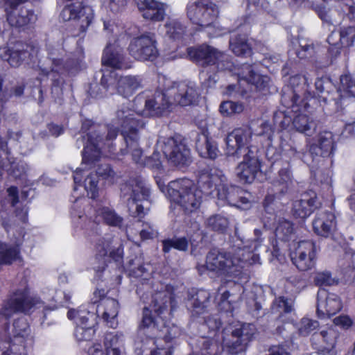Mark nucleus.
<instances>
[{"mask_svg":"<svg viewBox=\"0 0 355 355\" xmlns=\"http://www.w3.org/2000/svg\"><path fill=\"white\" fill-rule=\"evenodd\" d=\"M169 304H171V295L167 291H160L153 295L150 309L147 307L144 309L141 324L135 343L136 349L141 348L143 343L152 342L156 347L151 352L152 355H172L170 343L162 338L153 340L158 335V329L151 316L152 311L158 315L163 313Z\"/></svg>","mask_w":355,"mask_h":355,"instance_id":"nucleus-1","label":"nucleus"},{"mask_svg":"<svg viewBox=\"0 0 355 355\" xmlns=\"http://www.w3.org/2000/svg\"><path fill=\"white\" fill-rule=\"evenodd\" d=\"M309 83L306 75L297 73L291 76L288 85L283 87L280 102L291 111L317 110L319 100L309 92Z\"/></svg>","mask_w":355,"mask_h":355,"instance_id":"nucleus-2","label":"nucleus"},{"mask_svg":"<svg viewBox=\"0 0 355 355\" xmlns=\"http://www.w3.org/2000/svg\"><path fill=\"white\" fill-rule=\"evenodd\" d=\"M166 190L169 200L187 213L196 211L201 205L202 192L189 179L171 181Z\"/></svg>","mask_w":355,"mask_h":355,"instance_id":"nucleus-3","label":"nucleus"},{"mask_svg":"<svg viewBox=\"0 0 355 355\" xmlns=\"http://www.w3.org/2000/svg\"><path fill=\"white\" fill-rule=\"evenodd\" d=\"M243 263L241 259L233 257L230 254L214 250L207 254L205 265L198 266V270L200 274L207 270L218 275L236 277L242 272Z\"/></svg>","mask_w":355,"mask_h":355,"instance_id":"nucleus-4","label":"nucleus"},{"mask_svg":"<svg viewBox=\"0 0 355 355\" xmlns=\"http://www.w3.org/2000/svg\"><path fill=\"white\" fill-rule=\"evenodd\" d=\"M198 94L193 87L182 85L180 89L173 87L166 93L159 94L155 99H149L146 102V109L160 110L166 108L168 105L178 104L187 106L197 103Z\"/></svg>","mask_w":355,"mask_h":355,"instance_id":"nucleus-5","label":"nucleus"},{"mask_svg":"<svg viewBox=\"0 0 355 355\" xmlns=\"http://www.w3.org/2000/svg\"><path fill=\"white\" fill-rule=\"evenodd\" d=\"M225 178L221 174L220 171L216 169H211L210 171L202 173L199 178V182L206 186L208 189H212L218 191L220 198H225L232 206L238 208H241L243 201V190L236 187H232L231 190L227 193H220V189H225L224 182Z\"/></svg>","mask_w":355,"mask_h":355,"instance_id":"nucleus-6","label":"nucleus"},{"mask_svg":"<svg viewBox=\"0 0 355 355\" xmlns=\"http://www.w3.org/2000/svg\"><path fill=\"white\" fill-rule=\"evenodd\" d=\"M94 310V307L90 311L87 306H81L77 310L69 311L68 318L74 320L76 324L74 335L78 341L89 340L94 335L97 318Z\"/></svg>","mask_w":355,"mask_h":355,"instance_id":"nucleus-7","label":"nucleus"},{"mask_svg":"<svg viewBox=\"0 0 355 355\" xmlns=\"http://www.w3.org/2000/svg\"><path fill=\"white\" fill-rule=\"evenodd\" d=\"M42 306V302L37 297L31 295L27 289L18 291L6 303L2 313H0V320L3 318L6 320L15 312L30 313Z\"/></svg>","mask_w":355,"mask_h":355,"instance_id":"nucleus-8","label":"nucleus"},{"mask_svg":"<svg viewBox=\"0 0 355 355\" xmlns=\"http://www.w3.org/2000/svg\"><path fill=\"white\" fill-rule=\"evenodd\" d=\"M217 6L210 1L190 2L187 6V16L193 23L202 28H211L210 26L218 16Z\"/></svg>","mask_w":355,"mask_h":355,"instance_id":"nucleus-9","label":"nucleus"},{"mask_svg":"<svg viewBox=\"0 0 355 355\" xmlns=\"http://www.w3.org/2000/svg\"><path fill=\"white\" fill-rule=\"evenodd\" d=\"M316 250V245L313 241H300L290 254L293 263L302 271L311 269L315 263Z\"/></svg>","mask_w":355,"mask_h":355,"instance_id":"nucleus-10","label":"nucleus"},{"mask_svg":"<svg viewBox=\"0 0 355 355\" xmlns=\"http://www.w3.org/2000/svg\"><path fill=\"white\" fill-rule=\"evenodd\" d=\"M123 135L127 144V153H130L132 159L136 162L141 164H146L148 166L159 169L162 166L161 161L159 160V153H154L152 157L144 161L142 158L143 153L141 150L139 148L137 143V135L135 128L131 127L129 132L123 130Z\"/></svg>","mask_w":355,"mask_h":355,"instance_id":"nucleus-11","label":"nucleus"},{"mask_svg":"<svg viewBox=\"0 0 355 355\" xmlns=\"http://www.w3.org/2000/svg\"><path fill=\"white\" fill-rule=\"evenodd\" d=\"M129 51L135 58L141 60H153L158 55L156 41L148 35L134 38L130 44Z\"/></svg>","mask_w":355,"mask_h":355,"instance_id":"nucleus-12","label":"nucleus"},{"mask_svg":"<svg viewBox=\"0 0 355 355\" xmlns=\"http://www.w3.org/2000/svg\"><path fill=\"white\" fill-rule=\"evenodd\" d=\"M60 17L65 21L77 20L80 31L84 32L93 19L94 12L90 6L70 5L62 10Z\"/></svg>","mask_w":355,"mask_h":355,"instance_id":"nucleus-13","label":"nucleus"},{"mask_svg":"<svg viewBox=\"0 0 355 355\" xmlns=\"http://www.w3.org/2000/svg\"><path fill=\"white\" fill-rule=\"evenodd\" d=\"M162 151L166 158L175 166H183L189 160V150L180 141L168 138L164 143Z\"/></svg>","mask_w":355,"mask_h":355,"instance_id":"nucleus-14","label":"nucleus"},{"mask_svg":"<svg viewBox=\"0 0 355 355\" xmlns=\"http://www.w3.org/2000/svg\"><path fill=\"white\" fill-rule=\"evenodd\" d=\"M317 314L319 318L331 317L342 308L339 297L334 293H329L320 289L317 295Z\"/></svg>","mask_w":355,"mask_h":355,"instance_id":"nucleus-15","label":"nucleus"},{"mask_svg":"<svg viewBox=\"0 0 355 355\" xmlns=\"http://www.w3.org/2000/svg\"><path fill=\"white\" fill-rule=\"evenodd\" d=\"M335 146L334 134L324 130L318 134L317 141L310 146L309 152L311 155L328 157L334 153Z\"/></svg>","mask_w":355,"mask_h":355,"instance_id":"nucleus-16","label":"nucleus"},{"mask_svg":"<svg viewBox=\"0 0 355 355\" xmlns=\"http://www.w3.org/2000/svg\"><path fill=\"white\" fill-rule=\"evenodd\" d=\"M130 190V199L133 204H135V209L138 214H144V207L139 204L140 202L147 201L150 195L149 188L142 180H133L129 185H125L123 189V191Z\"/></svg>","mask_w":355,"mask_h":355,"instance_id":"nucleus-17","label":"nucleus"},{"mask_svg":"<svg viewBox=\"0 0 355 355\" xmlns=\"http://www.w3.org/2000/svg\"><path fill=\"white\" fill-rule=\"evenodd\" d=\"M338 332L333 328L323 329L320 332H315L311 336V343L315 349L322 352H329L335 346Z\"/></svg>","mask_w":355,"mask_h":355,"instance_id":"nucleus-18","label":"nucleus"},{"mask_svg":"<svg viewBox=\"0 0 355 355\" xmlns=\"http://www.w3.org/2000/svg\"><path fill=\"white\" fill-rule=\"evenodd\" d=\"M0 150L1 154L0 155V170L6 169L10 175L16 178H21L25 174L28 170L27 164L24 162H15L8 160V163L4 159H8V152L7 149V143L0 138Z\"/></svg>","mask_w":355,"mask_h":355,"instance_id":"nucleus-19","label":"nucleus"},{"mask_svg":"<svg viewBox=\"0 0 355 355\" xmlns=\"http://www.w3.org/2000/svg\"><path fill=\"white\" fill-rule=\"evenodd\" d=\"M188 56L196 62L206 64L215 63L223 57V53L216 49L207 45H202L196 48L187 49Z\"/></svg>","mask_w":355,"mask_h":355,"instance_id":"nucleus-20","label":"nucleus"},{"mask_svg":"<svg viewBox=\"0 0 355 355\" xmlns=\"http://www.w3.org/2000/svg\"><path fill=\"white\" fill-rule=\"evenodd\" d=\"M139 10L143 17L153 21H161L165 15L164 5L155 0H137Z\"/></svg>","mask_w":355,"mask_h":355,"instance_id":"nucleus-21","label":"nucleus"},{"mask_svg":"<svg viewBox=\"0 0 355 355\" xmlns=\"http://www.w3.org/2000/svg\"><path fill=\"white\" fill-rule=\"evenodd\" d=\"M97 312L110 327L115 328L118 324L116 317L119 313V303L112 298L103 299L98 305Z\"/></svg>","mask_w":355,"mask_h":355,"instance_id":"nucleus-22","label":"nucleus"},{"mask_svg":"<svg viewBox=\"0 0 355 355\" xmlns=\"http://www.w3.org/2000/svg\"><path fill=\"white\" fill-rule=\"evenodd\" d=\"M320 123L313 112H300L293 120V124L295 129L307 136H311L316 130Z\"/></svg>","mask_w":355,"mask_h":355,"instance_id":"nucleus-23","label":"nucleus"},{"mask_svg":"<svg viewBox=\"0 0 355 355\" xmlns=\"http://www.w3.org/2000/svg\"><path fill=\"white\" fill-rule=\"evenodd\" d=\"M316 196L312 192V196L309 193L302 195L300 200L293 203L292 214L295 218H306L316 207Z\"/></svg>","mask_w":355,"mask_h":355,"instance_id":"nucleus-24","label":"nucleus"},{"mask_svg":"<svg viewBox=\"0 0 355 355\" xmlns=\"http://www.w3.org/2000/svg\"><path fill=\"white\" fill-rule=\"evenodd\" d=\"M35 50H33V53H29L27 50L24 51L22 45L17 44L12 49L4 46L0 48V57L3 60H6L11 66L17 67L26 58L32 56L35 53Z\"/></svg>","mask_w":355,"mask_h":355,"instance_id":"nucleus-25","label":"nucleus"},{"mask_svg":"<svg viewBox=\"0 0 355 355\" xmlns=\"http://www.w3.org/2000/svg\"><path fill=\"white\" fill-rule=\"evenodd\" d=\"M334 216L329 212L322 211L318 213L313 221L314 232L321 236L328 237L331 234Z\"/></svg>","mask_w":355,"mask_h":355,"instance_id":"nucleus-26","label":"nucleus"},{"mask_svg":"<svg viewBox=\"0 0 355 355\" xmlns=\"http://www.w3.org/2000/svg\"><path fill=\"white\" fill-rule=\"evenodd\" d=\"M102 63L103 66L110 67L114 69L127 67V65L123 62L121 49L111 44L107 45L103 52Z\"/></svg>","mask_w":355,"mask_h":355,"instance_id":"nucleus-27","label":"nucleus"},{"mask_svg":"<svg viewBox=\"0 0 355 355\" xmlns=\"http://www.w3.org/2000/svg\"><path fill=\"white\" fill-rule=\"evenodd\" d=\"M245 83L253 86L254 90L261 95H267L270 92V78L267 75H262L250 69L245 76Z\"/></svg>","mask_w":355,"mask_h":355,"instance_id":"nucleus-28","label":"nucleus"},{"mask_svg":"<svg viewBox=\"0 0 355 355\" xmlns=\"http://www.w3.org/2000/svg\"><path fill=\"white\" fill-rule=\"evenodd\" d=\"M89 134L87 141L84 147L83 153V164H89L97 161L101 157L100 141L98 140V135Z\"/></svg>","mask_w":355,"mask_h":355,"instance_id":"nucleus-29","label":"nucleus"},{"mask_svg":"<svg viewBox=\"0 0 355 355\" xmlns=\"http://www.w3.org/2000/svg\"><path fill=\"white\" fill-rule=\"evenodd\" d=\"M244 130L237 128L228 135L226 138V153L229 156H236L243 148Z\"/></svg>","mask_w":355,"mask_h":355,"instance_id":"nucleus-30","label":"nucleus"},{"mask_svg":"<svg viewBox=\"0 0 355 355\" xmlns=\"http://www.w3.org/2000/svg\"><path fill=\"white\" fill-rule=\"evenodd\" d=\"M315 87L318 93L319 102L318 105H315L314 107H317V110L319 109L321 101L324 103H327L331 101H334L335 103H337L336 98L332 96V92L328 89L334 87L331 80L327 77L318 78L315 81Z\"/></svg>","mask_w":355,"mask_h":355,"instance_id":"nucleus-31","label":"nucleus"},{"mask_svg":"<svg viewBox=\"0 0 355 355\" xmlns=\"http://www.w3.org/2000/svg\"><path fill=\"white\" fill-rule=\"evenodd\" d=\"M98 255L104 257L107 255L116 262L120 263L123 259V250L121 245L114 247L110 241H103L98 243L96 247Z\"/></svg>","mask_w":355,"mask_h":355,"instance_id":"nucleus-32","label":"nucleus"},{"mask_svg":"<svg viewBox=\"0 0 355 355\" xmlns=\"http://www.w3.org/2000/svg\"><path fill=\"white\" fill-rule=\"evenodd\" d=\"M105 347L107 355H125L123 335L107 334L105 338Z\"/></svg>","mask_w":355,"mask_h":355,"instance_id":"nucleus-33","label":"nucleus"},{"mask_svg":"<svg viewBox=\"0 0 355 355\" xmlns=\"http://www.w3.org/2000/svg\"><path fill=\"white\" fill-rule=\"evenodd\" d=\"M196 148L200 155L205 158L215 159L218 156V148L205 135L197 140Z\"/></svg>","mask_w":355,"mask_h":355,"instance_id":"nucleus-34","label":"nucleus"},{"mask_svg":"<svg viewBox=\"0 0 355 355\" xmlns=\"http://www.w3.org/2000/svg\"><path fill=\"white\" fill-rule=\"evenodd\" d=\"M138 80L132 76L121 77L119 80L117 92L121 95L128 97L139 87Z\"/></svg>","mask_w":355,"mask_h":355,"instance_id":"nucleus-35","label":"nucleus"},{"mask_svg":"<svg viewBox=\"0 0 355 355\" xmlns=\"http://www.w3.org/2000/svg\"><path fill=\"white\" fill-rule=\"evenodd\" d=\"M264 295L263 288L258 285H254L248 293V304L254 307L255 316H259V312L262 309V301Z\"/></svg>","mask_w":355,"mask_h":355,"instance_id":"nucleus-36","label":"nucleus"},{"mask_svg":"<svg viewBox=\"0 0 355 355\" xmlns=\"http://www.w3.org/2000/svg\"><path fill=\"white\" fill-rule=\"evenodd\" d=\"M254 235L256 236L254 241H248V245H245V248H248L249 251L248 252V261L250 265L252 264H260L259 255L254 253V251L257 250L258 248L261 245V232L259 230H254Z\"/></svg>","mask_w":355,"mask_h":355,"instance_id":"nucleus-37","label":"nucleus"},{"mask_svg":"<svg viewBox=\"0 0 355 355\" xmlns=\"http://www.w3.org/2000/svg\"><path fill=\"white\" fill-rule=\"evenodd\" d=\"M18 247H11L0 242V264L10 263L19 257Z\"/></svg>","mask_w":355,"mask_h":355,"instance_id":"nucleus-38","label":"nucleus"},{"mask_svg":"<svg viewBox=\"0 0 355 355\" xmlns=\"http://www.w3.org/2000/svg\"><path fill=\"white\" fill-rule=\"evenodd\" d=\"M166 34L170 39L179 42L184 37L183 26L177 21H171L166 24Z\"/></svg>","mask_w":355,"mask_h":355,"instance_id":"nucleus-39","label":"nucleus"},{"mask_svg":"<svg viewBox=\"0 0 355 355\" xmlns=\"http://www.w3.org/2000/svg\"><path fill=\"white\" fill-rule=\"evenodd\" d=\"M273 311L282 313H291L293 310V300L286 298L283 296L279 297L275 300L272 305Z\"/></svg>","mask_w":355,"mask_h":355,"instance_id":"nucleus-40","label":"nucleus"},{"mask_svg":"<svg viewBox=\"0 0 355 355\" xmlns=\"http://www.w3.org/2000/svg\"><path fill=\"white\" fill-rule=\"evenodd\" d=\"M98 214L109 225L120 227L122 224V218L116 214L114 211L108 207H103L98 211Z\"/></svg>","mask_w":355,"mask_h":355,"instance_id":"nucleus-41","label":"nucleus"},{"mask_svg":"<svg viewBox=\"0 0 355 355\" xmlns=\"http://www.w3.org/2000/svg\"><path fill=\"white\" fill-rule=\"evenodd\" d=\"M340 42L345 47H350L354 45L355 41V26H349L340 28L338 31Z\"/></svg>","mask_w":355,"mask_h":355,"instance_id":"nucleus-42","label":"nucleus"},{"mask_svg":"<svg viewBox=\"0 0 355 355\" xmlns=\"http://www.w3.org/2000/svg\"><path fill=\"white\" fill-rule=\"evenodd\" d=\"M293 232V224L287 220H280L275 230L276 236L282 241L288 240Z\"/></svg>","mask_w":355,"mask_h":355,"instance_id":"nucleus-43","label":"nucleus"},{"mask_svg":"<svg viewBox=\"0 0 355 355\" xmlns=\"http://www.w3.org/2000/svg\"><path fill=\"white\" fill-rule=\"evenodd\" d=\"M173 248L178 250L185 251L188 248V241L185 238H177L163 241V250L168 252Z\"/></svg>","mask_w":355,"mask_h":355,"instance_id":"nucleus-44","label":"nucleus"},{"mask_svg":"<svg viewBox=\"0 0 355 355\" xmlns=\"http://www.w3.org/2000/svg\"><path fill=\"white\" fill-rule=\"evenodd\" d=\"M98 175L89 173L84 181V188L92 198H95L98 193Z\"/></svg>","mask_w":355,"mask_h":355,"instance_id":"nucleus-45","label":"nucleus"},{"mask_svg":"<svg viewBox=\"0 0 355 355\" xmlns=\"http://www.w3.org/2000/svg\"><path fill=\"white\" fill-rule=\"evenodd\" d=\"M319 323L317 320L309 318H303L300 322L299 333L303 336H306L312 331L318 329Z\"/></svg>","mask_w":355,"mask_h":355,"instance_id":"nucleus-46","label":"nucleus"},{"mask_svg":"<svg viewBox=\"0 0 355 355\" xmlns=\"http://www.w3.org/2000/svg\"><path fill=\"white\" fill-rule=\"evenodd\" d=\"M230 46L234 54L236 55H242L244 53L243 34L234 33L231 36Z\"/></svg>","mask_w":355,"mask_h":355,"instance_id":"nucleus-47","label":"nucleus"},{"mask_svg":"<svg viewBox=\"0 0 355 355\" xmlns=\"http://www.w3.org/2000/svg\"><path fill=\"white\" fill-rule=\"evenodd\" d=\"M209 227L216 231H223L228 225V220L226 218L220 215H216L209 217L207 220Z\"/></svg>","mask_w":355,"mask_h":355,"instance_id":"nucleus-48","label":"nucleus"},{"mask_svg":"<svg viewBox=\"0 0 355 355\" xmlns=\"http://www.w3.org/2000/svg\"><path fill=\"white\" fill-rule=\"evenodd\" d=\"M245 166L251 173L250 176L245 175V183L250 182L254 178L255 174L259 171L260 164L256 157L249 156L248 159L245 157Z\"/></svg>","mask_w":355,"mask_h":355,"instance_id":"nucleus-49","label":"nucleus"},{"mask_svg":"<svg viewBox=\"0 0 355 355\" xmlns=\"http://www.w3.org/2000/svg\"><path fill=\"white\" fill-rule=\"evenodd\" d=\"M315 284L319 286H332L336 283L329 272H318L314 278Z\"/></svg>","mask_w":355,"mask_h":355,"instance_id":"nucleus-50","label":"nucleus"},{"mask_svg":"<svg viewBox=\"0 0 355 355\" xmlns=\"http://www.w3.org/2000/svg\"><path fill=\"white\" fill-rule=\"evenodd\" d=\"M314 53L315 48L313 44H300L296 51V55L300 60H306L312 58Z\"/></svg>","mask_w":355,"mask_h":355,"instance_id":"nucleus-51","label":"nucleus"},{"mask_svg":"<svg viewBox=\"0 0 355 355\" xmlns=\"http://www.w3.org/2000/svg\"><path fill=\"white\" fill-rule=\"evenodd\" d=\"M261 42L253 38H245V57L251 56L257 51H259L262 48Z\"/></svg>","mask_w":355,"mask_h":355,"instance_id":"nucleus-52","label":"nucleus"},{"mask_svg":"<svg viewBox=\"0 0 355 355\" xmlns=\"http://www.w3.org/2000/svg\"><path fill=\"white\" fill-rule=\"evenodd\" d=\"M14 328L17 336L24 337L29 331V326L24 319H19L14 323Z\"/></svg>","mask_w":355,"mask_h":355,"instance_id":"nucleus-53","label":"nucleus"},{"mask_svg":"<svg viewBox=\"0 0 355 355\" xmlns=\"http://www.w3.org/2000/svg\"><path fill=\"white\" fill-rule=\"evenodd\" d=\"M343 46H344L342 44L337 43L329 47L327 55L328 57L330 58V61L328 64H332L334 62V61L338 58V57L340 56L342 48Z\"/></svg>","mask_w":355,"mask_h":355,"instance_id":"nucleus-54","label":"nucleus"},{"mask_svg":"<svg viewBox=\"0 0 355 355\" xmlns=\"http://www.w3.org/2000/svg\"><path fill=\"white\" fill-rule=\"evenodd\" d=\"M265 355H291V354L282 345L271 346Z\"/></svg>","mask_w":355,"mask_h":355,"instance_id":"nucleus-55","label":"nucleus"},{"mask_svg":"<svg viewBox=\"0 0 355 355\" xmlns=\"http://www.w3.org/2000/svg\"><path fill=\"white\" fill-rule=\"evenodd\" d=\"M210 26H211L212 28L209 29V28H205L208 34V35L210 37H218V36H220L222 35H223L225 33V31L224 28H223L222 27H220L218 23L216 22V21L212 24Z\"/></svg>","mask_w":355,"mask_h":355,"instance_id":"nucleus-56","label":"nucleus"},{"mask_svg":"<svg viewBox=\"0 0 355 355\" xmlns=\"http://www.w3.org/2000/svg\"><path fill=\"white\" fill-rule=\"evenodd\" d=\"M89 355H107L105 346L101 343H94L87 349Z\"/></svg>","mask_w":355,"mask_h":355,"instance_id":"nucleus-57","label":"nucleus"},{"mask_svg":"<svg viewBox=\"0 0 355 355\" xmlns=\"http://www.w3.org/2000/svg\"><path fill=\"white\" fill-rule=\"evenodd\" d=\"M233 337L236 338V340L234 342L231 346L230 352L232 354H236L239 352H241L243 350L242 340H240V334L237 331H234L232 333Z\"/></svg>","mask_w":355,"mask_h":355,"instance_id":"nucleus-58","label":"nucleus"},{"mask_svg":"<svg viewBox=\"0 0 355 355\" xmlns=\"http://www.w3.org/2000/svg\"><path fill=\"white\" fill-rule=\"evenodd\" d=\"M334 323L336 325L340 326L343 328H348L352 325L351 319L347 315H340L334 319Z\"/></svg>","mask_w":355,"mask_h":355,"instance_id":"nucleus-59","label":"nucleus"},{"mask_svg":"<svg viewBox=\"0 0 355 355\" xmlns=\"http://www.w3.org/2000/svg\"><path fill=\"white\" fill-rule=\"evenodd\" d=\"M105 3L112 10L117 11L125 5V0H107Z\"/></svg>","mask_w":355,"mask_h":355,"instance_id":"nucleus-60","label":"nucleus"},{"mask_svg":"<svg viewBox=\"0 0 355 355\" xmlns=\"http://www.w3.org/2000/svg\"><path fill=\"white\" fill-rule=\"evenodd\" d=\"M327 42L329 44V46L334 45V44L340 43V35L338 31H333L328 36Z\"/></svg>","mask_w":355,"mask_h":355,"instance_id":"nucleus-61","label":"nucleus"},{"mask_svg":"<svg viewBox=\"0 0 355 355\" xmlns=\"http://www.w3.org/2000/svg\"><path fill=\"white\" fill-rule=\"evenodd\" d=\"M238 105L232 101H225L221 103L219 111H236Z\"/></svg>","mask_w":355,"mask_h":355,"instance_id":"nucleus-62","label":"nucleus"},{"mask_svg":"<svg viewBox=\"0 0 355 355\" xmlns=\"http://www.w3.org/2000/svg\"><path fill=\"white\" fill-rule=\"evenodd\" d=\"M345 259L349 267L355 269V252L349 250L345 252Z\"/></svg>","mask_w":355,"mask_h":355,"instance_id":"nucleus-63","label":"nucleus"},{"mask_svg":"<svg viewBox=\"0 0 355 355\" xmlns=\"http://www.w3.org/2000/svg\"><path fill=\"white\" fill-rule=\"evenodd\" d=\"M340 83L345 86V89L350 91L354 85V81L349 75H344L340 77Z\"/></svg>","mask_w":355,"mask_h":355,"instance_id":"nucleus-64","label":"nucleus"}]
</instances>
